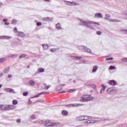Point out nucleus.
<instances>
[{"mask_svg":"<svg viewBox=\"0 0 127 127\" xmlns=\"http://www.w3.org/2000/svg\"><path fill=\"white\" fill-rule=\"evenodd\" d=\"M45 1H47V2H49V1H50V0H43Z\"/></svg>","mask_w":127,"mask_h":127,"instance_id":"09e8293b","label":"nucleus"},{"mask_svg":"<svg viewBox=\"0 0 127 127\" xmlns=\"http://www.w3.org/2000/svg\"><path fill=\"white\" fill-rule=\"evenodd\" d=\"M102 88L100 90L101 93H104V91H105V90H106V86H105V85L104 84H102Z\"/></svg>","mask_w":127,"mask_h":127,"instance_id":"9d476101","label":"nucleus"},{"mask_svg":"<svg viewBox=\"0 0 127 127\" xmlns=\"http://www.w3.org/2000/svg\"><path fill=\"white\" fill-rule=\"evenodd\" d=\"M114 91V88H109L107 89L108 93H111V92H113Z\"/></svg>","mask_w":127,"mask_h":127,"instance_id":"412c9836","label":"nucleus"},{"mask_svg":"<svg viewBox=\"0 0 127 127\" xmlns=\"http://www.w3.org/2000/svg\"><path fill=\"white\" fill-rule=\"evenodd\" d=\"M38 71L39 72H43L44 71V68H38Z\"/></svg>","mask_w":127,"mask_h":127,"instance_id":"c756f323","label":"nucleus"},{"mask_svg":"<svg viewBox=\"0 0 127 127\" xmlns=\"http://www.w3.org/2000/svg\"><path fill=\"white\" fill-rule=\"evenodd\" d=\"M95 17H99V18H102L103 17V15H102V14L100 13H96L95 14Z\"/></svg>","mask_w":127,"mask_h":127,"instance_id":"6e6552de","label":"nucleus"},{"mask_svg":"<svg viewBox=\"0 0 127 127\" xmlns=\"http://www.w3.org/2000/svg\"><path fill=\"white\" fill-rule=\"evenodd\" d=\"M1 4H2V3H1V2H0V5H1Z\"/></svg>","mask_w":127,"mask_h":127,"instance_id":"603ef678","label":"nucleus"},{"mask_svg":"<svg viewBox=\"0 0 127 127\" xmlns=\"http://www.w3.org/2000/svg\"><path fill=\"white\" fill-rule=\"evenodd\" d=\"M31 103H32V102L30 100H29L28 101V104H31Z\"/></svg>","mask_w":127,"mask_h":127,"instance_id":"de8ad7c7","label":"nucleus"},{"mask_svg":"<svg viewBox=\"0 0 127 127\" xmlns=\"http://www.w3.org/2000/svg\"><path fill=\"white\" fill-rule=\"evenodd\" d=\"M11 77H12V75H11V74L8 75V78H11Z\"/></svg>","mask_w":127,"mask_h":127,"instance_id":"c03bdc74","label":"nucleus"},{"mask_svg":"<svg viewBox=\"0 0 127 127\" xmlns=\"http://www.w3.org/2000/svg\"><path fill=\"white\" fill-rule=\"evenodd\" d=\"M108 83L112 86H116V85H117V81H116L115 80H111L108 81Z\"/></svg>","mask_w":127,"mask_h":127,"instance_id":"39448f33","label":"nucleus"},{"mask_svg":"<svg viewBox=\"0 0 127 127\" xmlns=\"http://www.w3.org/2000/svg\"><path fill=\"white\" fill-rule=\"evenodd\" d=\"M42 46H43L44 49H45V50H46V49H47V48H48V46L45 45L44 44H43Z\"/></svg>","mask_w":127,"mask_h":127,"instance_id":"a878e982","label":"nucleus"},{"mask_svg":"<svg viewBox=\"0 0 127 127\" xmlns=\"http://www.w3.org/2000/svg\"><path fill=\"white\" fill-rule=\"evenodd\" d=\"M29 84L30 85H31V86H34V85H35V82L32 80H31L29 82Z\"/></svg>","mask_w":127,"mask_h":127,"instance_id":"5701e85b","label":"nucleus"},{"mask_svg":"<svg viewBox=\"0 0 127 127\" xmlns=\"http://www.w3.org/2000/svg\"><path fill=\"white\" fill-rule=\"evenodd\" d=\"M122 61H124V62H127V58L123 59Z\"/></svg>","mask_w":127,"mask_h":127,"instance_id":"4c0bfd02","label":"nucleus"},{"mask_svg":"<svg viewBox=\"0 0 127 127\" xmlns=\"http://www.w3.org/2000/svg\"><path fill=\"white\" fill-rule=\"evenodd\" d=\"M96 34L98 35H101V34H102V32L101 31H97L96 32Z\"/></svg>","mask_w":127,"mask_h":127,"instance_id":"473e14b6","label":"nucleus"},{"mask_svg":"<svg viewBox=\"0 0 127 127\" xmlns=\"http://www.w3.org/2000/svg\"><path fill=\"white\" fill-rule=\"evenodd\" d=\"M83 121H87V120H91V117L87 116H83Z\"/></svg>","mask_w":127,"mask_h":127,"instance_id":"ddd939ff","label":"nucleus"},{"mask_svg":"<svg viewBox=\"0 0 127 127\" xmlns=\"http://www.w3.org/2000/svg\"><path fill=\"white\" fill-rule=\"evenodd\" d=\"M77 91L75 89H69L67 91V93H73L74 92H76Z\"/></svg>","mask_w":127,"mask_h":127,"instance_id":"dca6fc26","label":"nucleus"},{"mask_svg":"<svg viewBox=\"0 0 127 127\" xmlns=\"http://www.w3.org/2000/svg\"><path fill=\"white\" fill-rule=\"evenodd\" d=\"M4 24H5V25H8L9 24V23H8V22H5Z\"/></svg>","mask_w":127,"mask_h":127,"instance_id":"a18cd8bd","label":"nucleus"},{"mask_svg":"<svg viewBox=\"0 0 127 127\" xmlns=\"http://www.w3.org/2000/svg\"><path fill=\"white\" fill-rule=\"evenodd\" d=\"M43 85L44 87V90H48L49 88L51 87V85H47V84L46 83H43Z\"/></svg>","mask_w":127,"mask_h":127,"instance_id":"423d86ee","label":"nucleus"},{"mask_svg":"<svg viewBox=\"0 0 127 127\" xmlns=\"http://www.w3.org/2000/svg\"><path fill=\"white\" fill-rule=\"evenodd\" d=\"M41 24H42V23L40 22H38L37 23V26H40V25H41Z\"/></svg>","mask_w":127,"mask_h":127,"instance_id":"c9c22d12","label":"nucleus"},{"mask_svg":"<svg viewBox=\"0 0 127 127\" xmlns=\"http://www.w3.org/2000/svg\"><path fill=\"white\" fill-rule=\"evenodd\" d=\"M0 38V39H9V38H10V37H7L6 36H1Z\"/></svg>","mask_w":127,"mask_h":127,"instance_id":"4468645a","label":"nucleus"},{"mask_svg":"<svg viewBox=\"0 0 127 127\" xmlns=\"http://www.w3.org/2000/svg\"><path fill=\"white\" fill-rule=\"evenodd\" d=\"M21 121L20 120V119H17V123H20Z\"/></svg>","mask_w":127,"mask_h":127,"instance_id":"37998d69","label":"nucleus"},{"mask_svg":"<svg viewBox=\"0 0 127 127\" xmlns=\"http://www.w3.org/2000/svg\"><path fill=\"white\" fill-rule=\"evenodd\" d=\"M56 49H51V50H50V51H51V52H55V51H56Z\"/></svg>","mask_w":127,"mask_h":127,"instance_id":"72a5a7b5","label":"nucleus"},{"mask_svg":"<svg viewBox=\"0 0 127 127\" xmlns=\"http://www.w3.org/2000/svg\"><path fill=\"white\" fill-rule=\"evenodd\" d=\"M97 69H98V66H95L93 68L92 72H96V71H97Z\"/></svg>","mask_w":127,"mask_h":127,"instance_id":"4be33fe9","label":"nucleus"},{"mask_svg":"<svg viewBox=\"0 0 127 127\" xmlns=\"http://www.w3.org/2000/svg\"><path fill=\"white\" fill-rule=\"evenodd\" d=\"M84 23L87 27H89L92 29L94 28V26H99V25H100V23L98 22L92 21H85Z\"/></svg>","mask_w":127,"mask_h":127,"instance_id":"f03ea898","label":"nucleus"},{"mask_svg":"<svg viewBox=\"0 0 127 127\" xmlns=\"http://www.w3.org/2000/svg\"><path fill=\"white\" fill-rule=\"evenodd\" d=\"M8 91L9 92H12L13 91V89H11V88H8Z\"/></svg>","mask_w":127,"mask_h":127,"instance_id":"ea45409f","label":"nucleus"},{"mask_svg":"<svg viewBox=\"0 0 127 127\" xmlns=\"http://www.w3.org/2000/svg\"><path fill=\"white\" fill-rule=\"evenodd\" d=\"M110 15L107 14L106 17H105V19H109V18H110Z\"/></svg>","mask_w":127,"mask_h":127,"instance_id":"f704fd0d","label":"nucleus"},{"mask_svg":"<svg viewBox=\"0 0 127 127\" xmlns=\"http://www.w3.org/2000/svg\"><path fill=\"white\" fill-rule=\"evenodd\" d=\"M2 87V85L0 84V88H1Z\"/></svg>","mask_w":127,"mask_h":127,"instance_id":"3c124183","label":"nucleus"},{"mask_svg":"<svg viewBox=\"0 0 127 127\" xmlns=\"http://www.w3.org/2000/svg\"><path fill=\"white\" fill-rule=\"evenodd\" d=\"M46 94H49V93H48L47 92H41L40 93V95H45Z\"/></svg>","mask_w":127,"mask_h":127,"instance_id":"2f4dec72","label":"nucleus"},{"mask_svg":"<svg viewBox=\"0 0 127 127\" xmlns=\"http://www.w3.org/2000/svg\"><path fill=\"white\" fill-rule=\"evenodd\" d=\"M18 36L20 37H24V33L22 32H18Z\"/></svg>","mask_w":127,"mask_h":127,"instance_id":"1a4fd4ad","label":"nucleus"},{"mask_svg":"<svg viewBox=\"0 0 127 127\" xmlns=\"http://www.w3.org/2000/svg\"><path fill=\"white\" fill-rule=\"evenodd\" d=\"M57 83H60V80H59V79H58Z\"/></svg>","mask_w":127,"mask_h":127,"instance_id":"8fccbe9b","label":"nucleus"},{"mask_svg":"<svg viewBox=\"0 0 127 127\" xmlns=\"http://www.w3.org/2000/svg\"><path fill=\"white\" fill-rule=\"evenodd\" d=\"M64 2H69L70 3V4H69V5H77V3L74 2L64 1Z\"/></svg>","mask_w":127,"mask_h":127,"instance_id":"9b49d317","label":"nucleus"},{"mask_svg":"<svg viewBox=\"0 0 127 127\" xmlns=\"http://www.w3.org/2000/svg\"><path fill=\"white\" fill-rule=\"evenodd\" d=\"M4 61H6V59L4 58L0 59V63H2V62H4Z\"/></svg>","mask_w":127,"mask_h":127,"instance_id":"b1692460","label":"nucleus"},{"mask_svg":"<svg viewBox=\"0 0 127 127\" xmlns=\"http://www.w3.org/2000/svg\"><path fill=\"white\" fill-rule=\"evenodd\" d=\"M64 86H65V84H61L60 86H58L56 88V89L57 91H60V90H62V87H64Z\"/></svg>","mask_w":127,"mask_h":127,"instance_id":"0eeeda50","label":"nucleus"},{"mask_svg":"<svg viewBox=\"0 0 127 127\" xmlns=\"http://www.w3.org/2000/svg\"><path fill=\"white\" fill-rule=\"evenodd\" d=\"M15 109V107L13 105H9L5 106V111H10Z\"/></svg>","mask_w":127,"mask_h":127,"instance_id":"20e7f679","label":"nucleus"},{"mask_svg":"<svg viewBox=\"0 0 127 127\" xmlns=\"http://www.w3.org/2000/svg\"><path fill=\"white\" fill-rule=\"evenodd\" d=\"M9 72V67H6L4 70V73H8Z\"/></svg>","mask_w":127,"mask_h":127,"instance_id":"aec40b11","label":"nucleus"},{"mask_svg":"<svg viewBox=\"0 0 127 127\" xmlns=\"http://www.w3.org/2000/svg\"><path fill=\"white\" fill-rule=\"evenodd\" d=\"M31 119L32 120H34V119H35V116H34V115H33L31 116Z\"/></svg>","mask_w":127,"mask_h":127,"instance_id":"79ce46f5","label":"nucleus"},{"mask_svg":"<svg viewBox=\"0 0 127 127\" xmlns=\"http://www.w3.org/2000/svg\"><path fill=\"white\" fill-rule=\"evenodd\" d=\"M109 69H110V70H113V69H116V67H115V66H113V65H111V66H110V67H109Z\"/></svg>","mask_w":127,"mask_h":127,"instance_id":"c85d7f7f","label":"nucleus"},{"mask_svg":"<svg viewBox=\"0 0 127 127\" xmlns=\"http://www.w3.org/2000/svg\"><path fill=\"white\" fill-rule=\"evenodd\" d=\"M13 31H14V32H17V29L16 28V27H14V28H13Z\"/></svg>","mask_w":127,"mask_h":127,"instance_id":"e433bc0d","label":"nucleus"},{"mask_svg":"<svg viewBox=\"0 0 127 127\" xmlns=\"http://www.w3.org/2000/svg\"><path fill=\"white\" fill-rule=\"evenodd\" d=\"M92 100H94V97L90 95L86 94L82 95L80 98L79 101L81 103H84L89 102V101H92Z\"/></svg>","mask_w":127,"mask_h":127,"instance_id":"f257e3e1","label":"nucleus"},{"mask_svg":"<svg viewBox=\"0 0 127 127\" xmlns=\"http://www.w3.org/2000/svg\"><path fill=\"white\" fill-rule=\"evenodd\" d=\"M28 95V92L26 91L23 93V96H26Z\"/></svg>","mask_w":127,"mask_h":127,"instance_id":"cd10ccee","label":"nucleus"},{"mask_svg":"<svg viewBox=\"0 0 127 127\" xmlns=\"http://www.w3.org/2000/svg\"><path fill=\"white\" fill-rule=\"evenodd\" d=\"M81 106H82V104H77V103H75V104H72V107H80Z\"/></svg>","mask_w":127,"mask_h":127,"instance_id":"f3484780","label":"nucleus"},{"mask_svg":"<svg viewBox=\"0 0 127 127\" xmlns=\"http://www.w3.org/2000/svg\"><path fill=\"white\" fill-rule=\"evenodd\" d=\"M62 115H63V116H67V115H68V112L64 110L62 111Z\"/></svg>","mask_w":127,"mask_h":127,"instance_id":"6ab92c4d","label":"nucleus"},{"mask_svg":"<svg viewBox=\"0 0 127 127\" xmlns=\"http://www.w3.org/2000/svg\"><path fill=\"white\" fill-rule=\"evenodd\" d=\"M56 27V28H57L58 29H61V25L60 24V23L57 24Z\"/></svg>","mask_w":127,"mask_h":127,"instance_id":"a211bd4d","label":"nucleus"},{"mask_svg":"<svg viewBox=\"0 0 127 127\" xmlns=\"http://www.w3.org/2000/svg\"><path fill=\"white\" fill-rule=\"evenodd\" d=\"M0 110L1 111H5V106L3 105H0Z\"/></svg>","mask_w":127,"mask_h":127,"instance_id":"f8f14e48","label":"nucleus"},{"mask_svg":"<svg viewBox=\"0 0 127 127\" xmlns=\"http://www.w3.org/2000/svg\"><path fill=\"white\" fill-rule=\"evenodd\" d=\"M24 57H26V54L21 55L19 56V58H24Z\"/></svg>","mask_w":127,"mask_h":127,"instance_id":"bb28decb","label":"nucleus"},{"mask_svg":"<svg viewBox=\"0 0 127 127\" xmlns=\"http://www.w3.org/2000/svg\"><path fill=\"white\" fill-rule=\"evenodd\" d=\"M77 121H84V116H79L77 118Z\"/></svg>","mask_w":127,"mask_h":127,"instance_id":"2eb2a0df","label":"nucleus"},{"mask_svg":"<svg viewBox=\"0 0 127 127\" xmlns=\"http://www.w3.org/2000/svg\"><path fill=\"white\" fill-rule=\"evenodd\" d=\"M30 67V65H28L27 68H29Z\"/></svg>","mask_w":127,"mask_h":127,"instance_id":"864d4df0","label":"nucleus"},{"mask_svg":"<svg viewBox=\"0 0 127 127\" xmlns=\"http://www.w3.org/2000/svg\"><path fill=\"white\" fill-rule=\"evenodd\" d=\"M114 59L113 58H107L106 59V61H111V60H113Z\"/></svg>","mask_w":127,"mask_h":127,"instance_id":"7c9ffc66","label":"nucleus"},{"mask_svg":"<svg viewBox=\"0 0 127 127\" xmlns=\"http://www.w3.org/2000/svg\"><path fill=\"white\" fill-rule=\"evenodd\" d=\"M86 124H91V122L90 121V120L87 121L86 122H85Z\"/></svg>","mask_w":127,"mask_h":127,"instance_id":"a19ab883","label":"nucleus"},{"mask_svg":"<svg viewBox=\"0 0 127 127\" xmlns=\"http://www.w3.org/2000/svg\"><path fill=\"white\" fill-rule=\"evenodd\" d=\"M47 18V19H49V18Z\"/></svg>","mask_w":127,"mask_h":127,"instance_id":"5fc2aeb1","label":"nucleus"},{"mask_svg":"<svg viewBox=\"0 0 127 127\" xmlns=\"http://www.w3.org/2000/svg\"><path fill=\"white\" fill-rule=\"evenodd\" d=\"M39 96H40V93H39L37 95L34 96L33 98H38V97H39Z\"/></svg>","mask_w":127,"mask_h":127,"instance_id":"58836bf2","label":"nucleus"},{"mask_svg":"<svg viewBox=\"0 0 127 127\" xmlns=\"http://www.w3.org/2000/svg\"><path fill=\"white\" fill-rule=\"evenodd\" d=\"M3 21L4 22H5L7 21V19H3Z\"/></svg>","mask_w":127,"mask_h":127,"instance_id":"49530a36","label":"nucleus"},{"mask_svg":"<svg viewBox=\"0 0 127 127\" xmlns=\"http://www.w3.org/2000/svg\"><path fill=\"white\" fill-rule=\"evenodd\" d=\"M45 126V127H54V126H58V123H51V121H47Z\"/></svg>","mask_w":127,"mask_h":127,"instance_id":"7ed1b4c3","label":"nucleus"},{"mask_svg":"<svg viewBox=\"0 0 127 127\" xmlns=\"http://www.w3.org/2000/svg\"><path fill=\"white\" fill-rule=\"evenodd\" d=\"M17 103H18L17 100H13V101H12L13 105H17Z\"/></svg>","mask_w":127,"mask_h":127,"instance_id":"393cba45","label":"nucleus"}]
</instances>
